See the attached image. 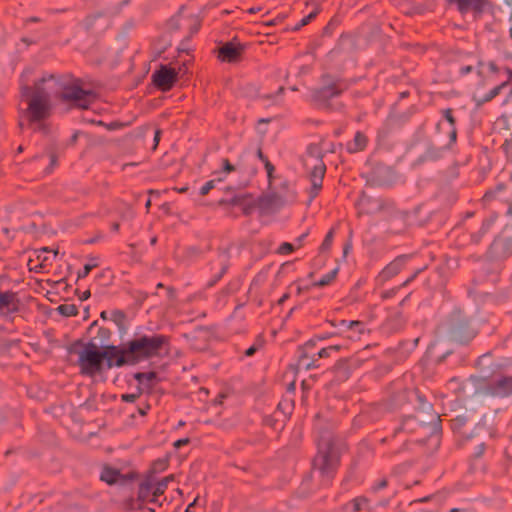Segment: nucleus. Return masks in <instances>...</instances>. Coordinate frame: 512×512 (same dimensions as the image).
<instances>
[{
	"mask_svg": "<svg viewBox=\"0 0 512 512\" xmlns=\"http://www.w3.org/2000/svg\"><path fill=\"white\" fill-rule=\"evenodd\" d=\"M22 95L27 102L25 117L28 123L36 125L34 129L39 131L46 130L43 121L51 114L53 97L82 109L88 108L95 99L94 93L82 89L78 82H64L53 74L42 76L33 87L23 86Z\"/></svg>",
	"mask_w": 512,
	"mask_h": 512,
	"instance_id": "f257e3e1",
	"label": "nucleus"
},
{
	"mask_svg": "<svg viewBox=\"0 0 512 512\" xmlns=\"http://www.w3.org/2000/svg\"><path fill=\"white\" fill-rule=\"evenodd\" d=\"M77 354L80 373L88 377H95L112 367H121L124 362L119 358L118 347L108 346L100 350L93 342L84 345Z\"/></svg>",
	"mask_w": 512,
	"mask_h": 512,
	"instance_id": "f03ea898",
	"label": "nucleus"
},
{
	"mask_svg": "<svg viewBox=\"0 0 512 512\" xmlns=\"http://www.w3.org/2000/svg\"><path fill=\"white\" fill-rule=\"evenodd\" d=\"M169 344V338L162 334L141 335L129 341L124 348H118L119 358L124 365H135L157 357Z\"/></svg>",
	"mask_w": 512,
	"mask_h": 512,
	"instance_id": "7ed1b4c3",
	"label": "nucleus"
},
{
	"mask_svg": "<svg viewBox=\"0 0 512 512\" xmlns=\"http://www.w3.org/2000/svg\"><path fill=\"white\" fill-rule=\"evenodd\" d=\"M339 450L329 436L322 437L318 441V453L314 457L313 467L322 476L331 478L339 466Z\"/></svg>",
	"mask_w": 512,
	"mask_h": 512,
	"instance_id": "20e7f679",
	"label": "nucleus"
},
{
	"mask_svg": "<svg viewBox=\"0 0 512 512\" xmlns=\"http://www.w3.org/2000/svg\"><path fill=\"white\" fill-rule=\"evenodd\" d=\"M305 165L310 169L309 178L311 188L309 190L310 201H312L322 188L323 178L326 172V166L322 159L314 158L311 155L305 159Z\"/></svg>",
	"mask_w": 512,
	"mask_h": 512,
	"instance_id": "39448f33",
	"label": "nucleus"
},
{
	"mask_svg": "<svg viewBox=\"0 0 512 512\" xmlns=\"http://www.w3.org/2000/svg\"><path fill=\"white\" fill-rule=\"evenodd\" d=\"M331 324L338 328L335 335L342 336L353 342L360 341L364 335L369 333L366 325L361 321L340 320L338 323L331 322Z\"/></svg>",
	"mask_w": 512,
	"mask_h": 512,
	"instance_id": "423d86ee",
	"label": "nucleus"
},
{
	"mask_svg": "<svg viewBox=\"0 0 512 512\" xmlns=\"http://www.w3.org/2000/svg\"><path fill=\"white\" fill-rule=\"evenodd\" d=\"M346 89L347 84L345 82L326 76L323 78L322 87L315 92V97L319 100L326 101L339 96Z\"/></svg>",
	"mask_w": 512,
	"mask_h": 512,
	"instance_id": "0eeeda50",
	"label": "nucleus"
},
{
	"mask_svg": "<svg viewBox=\"0 0 512 512\" xmlns=\"http://www.w3.org/2000/svg\"><path fill=\"white\" fill-rule=\"evenodd\" d=\"M178 72L167 65H161L153 72L152 80L156 87L162 91L170 90L177 81Z\"/></svg>",
	"mask_w": 512,
	"mask_h": 512,
	"instance_id": "6e6552de",
	"label": "nucleus"
},
{
	"mask_svg": "<svg viewBox=\"0 0 512 512\" xmlns=\"http://www.w3.org/2000/svg\"><path fill=\"white\" fill-rule=\"evenodd\" d=\"M408 259L409 257L407 255L396 257L380 271L376 278L377 282L382 285L395 277L403 269Z\"/></svg>",
	"mask_w": 512,
	"mask_h": 512,
	"instance_id": "1a4fd4ad",
	"label": "nucleus"
},
{
	"mask_svg": "<svg viewBox=\"0 0 512 512\" xmlns=\"http://www.w3.org/2000/svg\"><path fill=\"white\" fill-rule=\"evenodd\" d=\"M243 53V46L240 44H235L233 42L225 43L219 49V59L223 62H235L237 61Z\"/></svg>",
	"mask_w": 512,
	"mask_h": 512,
	"instance_id": "9d476101",
	"label": "nucleus"
},
{
	"mask_svg": "<svg viewBox=\"0 0 512 512\" xmlns=\"http://www.w3.org/2000/svg\"><path fill=\"white\" fill-rule=\"evenodd\" d=\"M19 308V300L14 292H0V313L10 314Z\"/></svg>",
	"mask_w": 512,
	"mask_h": 512,
	"instance_id": "9b49d317",
	"label": "nucleus"
},
{
	"mask_svg": "<svg viewBox=\"0 0 512 512\" xmlns=\"http://www.w3.org/2000/svg\"><path fill=\"white\" fill-rule=\"evenodd\" d=\"M284 188L286 189L284 194L271 193L266 196L265 202L269 206L279 207L287 202L293 201L295 199V192L289 189L288 183H284Z\"/></svg>",
	"mask_w": 512,
	"mask_h": 512,
	"instance_id": "f8f14e48",
	"label": "nucleus"
},
{
	"mask_svg": "<svg viewBox=\"0 0 512 512\" xmlns=\"http://www.w3.org/2000/svg\"><path fill=\"white\" fill-rule=\"evenodd\" d=\"M491 394L496 397H508L512 395V376L497 380L490 387Z\"/></svg>",
	"mask_w": 512,
	"mask_h": 512,
	"instance_id": "ddd939ff",
	"label": "nucleus"
},
{
	"mask_svg": "<svg viewBox=\"0 0 512 512\" xmlns=\"http://www.w3.org/2000/svg\"><path fill=\"white\" fill-rule=\"evenodd\" d=\"M154 490V485L150 481H144L140 483L137 494V502H139L137 507H134L133 504L129 507V509H142V503L150 502L152 498V493Z\"/></svg>",
	"mask_w": 512,
	"mask_h": 512,
	"instance_id": "4468645a",
	"label": "nucleus"
},
{
	"mask_svg": "<svg viewBox=\"0 0 512 512\" xmlns=\"http://www.w3.org/2000/svg\"><path fill=\"white\" fill-rule=\"evenodd\" d=\"M450 2H455L458 6V9L462 13H466L469 10H474L477 12L482 11L485 0H449Z\"/></svg>",
	"mask_w": 512,
	"mask_h": 512,
	"instance_id": "2eb2a0df",
	"label": "nucleus"
},
{
	"mask_svg": "<svg viewBox=\"0 0 512 512\" xmlns=\"http://www.w3.org/2000/svg\"><path fill=\"white\" fill-rule=\"evenodd\" d=\"M121 477L122 475L119 470L109 466L103 467L100 474V479L109 485L117 483Z\"/></svg>",
	"mask_w": 512,
	"mask_h": 512,
	"instance_id": "dca6fc26",
	"label": "nucleus"
},
{
	"mask_svg": "<svg viewBox=\"0 0 512 512\" xmlns=\"http://www.w3.org/2000/svg\"><path fill=\"white\" fill-rule=\"evenodd\" d=\"M367 145V137L361 133L357 132L354 136L353 141L347 144V150L350 153H356L362 151Z\"/></svg>",
	"mask_w": 512,
	"mask_h": 512,
	"instance_id": "f3484780",
	"label": "nucleus"
},
{
	"mask_svg": "<svg viewBox=\"0 0 512 512\" xmlns=\"http://www.w3.org/2000/svg\"><path fill=\"white\" fill-rule=\"evenodd\" d=\"M173 479H174V476L169 475L167 477H164L163 479H161L159 482L156 483V485L154 486V490L152 493V498L150 500V503L157 502V498L159 496H161L162 494H164L169 482L172 481Z\"/></svg>",
	"mask_w": 512,
	"mask_h": 512,
	"instance_id": "a211bd4d",
	"label": "nucleus"
},
{
	"mask_svg": "<svg viewBox=\"0 0 512 512\" xmlns=\"http://www.w3.org/2000/svg\"><path fill=\"white\" fill-rule=\"evenodd\" d=\"M338 273V268L333 269L329 273L323 275L317 282L314 283L317 287H324L328 284H330L335 278Z\"/></svg>",
	"mask_w": 512,
	"mask_h": 512,
	"instance_id": "6ab92c4d",
	"label": "nucleus"
},
{
	"mask_svg": "<svg viewBox=\"0 0 512 512\" xmlns=\"http://www.w3.org/2000/svg\"><path fill=\"white\" fill-rule=\"evenodd\" d=\"M236 170V167L232 165L228 159H222V170L214 172V176L224 177L228 173H231Z\"/></svg>",
	"mask_w": 512,
	"mask_h": 512,
	"instance_id": "aec40b11",
	"label": "nucleus"
},
{
	"mask_svg": "<svg viewBox=\"0 0 512 512\" xmlns=\"http://www.w3.org/2000/svg\"><path fill=\"white\" fill-rule=\"evenodd\" d=\"M222 181H224V177H217V176H215L214 179H211V180L207 181L201 187L200 194L201 195H207L210 192V190H212L215 187L217 182H222Z\"/></svg>",
	"mask_w": 512,
	"mask_h": 512,
	"instance_id": "412c9836",
	"label": "nucleus"
},
{
	"mask_svg": "<svg viewBox=\"0 0 512 512\" xmlns=\"http://www.w3.org/2000/svg\"><path fill=\"white\" fill-rule=\"evenodd\" d=\"M505 87V83H500L496 87H494L481 101H478L477 104L481 105L485 102H488L492 100L494 97H496L501 90Z\"/></svg>",
	"mask_w": 512,
	"mask_h": 512,
	"instance_id": "4be33fe9",
	"label": "nucleus"
},
{
	"mask_svg": "<svg viewBox=\"0 0 512 512\" xmlns=\"http://www.w3.org/2000/svg\"><path fill=\"white\" fill-rule=\"evenodd\" d=\"M58 311L64 316H75L78 310L73 304H63L58 307Z\"/></svg>",
	"mask_w": 512,
	"mask_h": 512,
	"instance_id": "5701e85b",
	"label": "nucleus"
},
{
	"mask_svg": "<svg viewBox=\"0 0 512 512\" xmlns=\"http://www.w3.org/2000/svg\"><path fill=\"white\" fill-rule=\"evenodd\" d=\"M340 349H341L340 345H332V346H329V347H326V348H322L318 352V357L319 358L329 357L332 352H338Z\"/></svg>",
	"mask_w": 512,
	"mask_h": 512,
	"instance_id": "b1692460",
	"label": "nucleus"
},
{
	"mask_svg": "<svg viewBox=\"0 0 512 512\" xmlns=\"http://www.w3.org/2000/svg\"><path fill=\"white\" fill-rule=\"evenodd\" d=\"M333 238H334V230L331 229L325 236L324 240H323V243L321 245V250H328L331 245H332V241H333Z\"/></svg>",
	"mask_w": 512,
	"mask_h": 512,
	"instance_id": "393cba45",
	"label": "nucleus"
},
{
	"mask_svg": "<svg viewBox=\"0 0 512 512\" xmlns=\"http://www.w3.org/2000/svg\"><path fill=\"white\" fill-rule=\"evenodd\" d=\"M293 250H294V246L291 243L284 242L279 246L277 252L281 255H287V254L293 252Z\"/></svg>",
	"mask_w": 512,
	"mask_h": 512,
	"instance_id": "a878e982",
	"label": "nucleus"
},
{
	"mask_svg": "<svg viewBox=\"0 0 512 512\" xmlns=\"http://www.w3.org/2000/svg\"><path fill=\"white\" fill-rule=\"evenodd\" d=\"M95 266L96 264H85L83 269L79 271L78 277L85 278Z\"/></svg>",
	"mask_w": 512,
	"mask_h": 512,
	"instance_id": "bb28decb",
	"label": "nucleus"
},
{
	"mask_svg": "<svg viewBox=\"0 0 512 512\" xmlns=\"http://www.w3.org/2000/svg\"><path fill=\"white\" fill-rule=\"evenodd\" d=\"M443 115H444L445 119L449 122L451 127H454L455 126V119L453 117L452 110L450 108L445 109L443 111Z\"/></svg>",
	"mask_w": 512,
	"mask_h": 512,
	"instance_id": "cd10ccee",
	"label": "nucleus"
},
{
	"mask_svg": "<svg viewBox=\"0 0 512 512\" xmlns=\"http://www.w3.org/2000/svg\"><path fill=\"white\" fill-rule=\"evenodd\" d=\"M366 504V499L357 498L353 500V510L358 511Z\"/></svg>",
	"mask_w": 512,
	"mask_h": 512,
	"instance_id": "c85d7f7f",
	"label": "nucleus"
},
{
	"mask_svg": "<svg viewBox=\"0 0 512 512\" xmlns=\"http://www.w3.org/2000/svg\"><path fill=\"white\" fill-rule=\"evenodd\" d=\"M112 318L116 323H121L124 319V313L119 310H115L112 312Z\"/></svg>",
	"mask_w": 512,
	"mask_h": 512,
	"instance_id": "c756f323",
	"label": "nucleus"
},
{
	"mask_svg": "<svg viewBox=\"0 0 512 512\" xmlns=\"http://www.w3.org/2000/svg\"><path fill=\"white\" fill-rule=\"evenodd\" d=\"M504 73L506 75V79L502 81L501 83H505V87L509 84V82L512 80V69L509 67L504 68Z\"/></svg>",
	"mask_w": 512,
	"mask_h": 512,
	"instance_id": "7c9ffc66",
	"label": "nucleus"
},
{
	"mask_svg": "<svg viewBox=\"0 0 512 512\" xmlns=\"http://www.w3.org/2000/svg\"><path fill=\"white\" fill-rule=\"evenodd\" d=\"M137 397L138 396L136 394H123L121 398L125 402L132 403L137 399Z\"/></svg>",
	"mask_w": 512,
	"mask_h": 512,
	"instance_id": "2f4dec72",
	"label": "nucleus"
},
{
	"mask_svg": "<svg viewBox=\"0 0 512 512\" xmlns=\"http://www.w3.org/2000/svg\"><path fill=\"white\" fill-rule=\"evenodd\" d=\"M259 348H260V345H256V344H254V345H252L251 347H249V348L245 351V355H246L247 357H250V356L254 355V354H255V352H256Z\"/></svg>",
	"mask_w": 512,
	"mask_h": 512,
	"instance_id": "473e14b6",
	"label": "nucleus"
},
{
	"mask_svg": "<svg viewBox=\"0 0 512 512\" xmlns=\"http://www.w3.org/2000/svg\"><path fill=\"white\" fill-rule=\"evenodd\" d=\"M264 166L267 171L268 177L271 178L272 173L274 172V166L271 164V162L269 160L264 163Z\"/></svg>",
	"mask_w": 512,
	"mask_h": 512,
	"instance_id": "72a5a7b5",
	"label": "nucleus"
},
{
	"mask_svg": "<svg viewBox=\"0 0 512 512\" xmlns=\"http://www.w3.org/2000/svg\"><path fill=\"white\" fill-rule=\"evenodd\" d=\"M315 16H316V12H311L309 15L305 16L301 20V25L302 26L307 25Z\"/></svg>",
	"mask_w": 512,
	"mask_h": 512,
	"instance_id": "f704fd0d",
	"label": "nucleus"
},
{
	"mask_svg": "<svg viewBox=\"0 0 512 512\" xmlns=\"http://www.w3.org/2000/svg\"><path fill=\"white\" fill-rule=\"evenodd\" d=\"M188 443H189V439L188 438L179 439V440L174 442V447L175 448H179V447L184 446V445H186Z\"/></svg>",
	"mask_w": 512,
	"mask_h": 512,
	"instance_id": "c9c22d12",
	"label": "nucleus"
},
{
	"mask_svg": "<svg viewBox=\"0 0 512 512\" xmlns=\"http://www.w3.org/2000/svg\"><path fill=\"white\" fill-rule=\"evenodd\" d=\"M488 68L493 73H498L500 71V69L497 67V65L495 63H493V62H490L488 64Z\"/></svg>",
	"mask_w": 512,
	"mask_h": 512,
	"instance_id": "e433bc0d",
	"label": "nucleus"
},
{
	"mask_svg": "<svg viewBox=\"0 0 512 512\" xmlns=\"http://www.w3.org/2000/svg\"><path fill=\"white\" fill-rule=\"evenodd\" d=\"M160 135H161V131H160V130H156V131H155V134H154V148H155V147L158 145V143H159Z\"/></svg>",
	"mask_w": 512,
	"mask_h": 512,
	"instance_id": "4c0bfd02",
	"label": "nucleus"
},
{
	"mask_svg": "<svg viewBox=\"0 0 512 512\" xmlns=\"http://www.w3.org/2000/svg\"><path fill=\"white\" fill-rule=\"evenodd\" d=\"M257 156L258 158L263 162L265 163L266 161H268V158L263 154L262 150L259 148L257 150Z\"/></svg>",
	"mask_w": 512,
	"mask_h": 512,
	"instance_id": "58836bf2",
	"label": "nucleus"
},
{
	"mask_svg": "<svg viewBox=\"0 0 512 512\" xmlns=\"http://www.w3.org/2000/svg\"><path fill=\"white\" fill-rule=\"evenodd\" d=\"M472 71V67L471 66H463L460 68V73L462 75H466L468 73H470Z\"/></svg>",
	"mask_w": 512,
	"mask_h": 512,
	"instance_id": "ea45409f",
	"label": "nucleus"
},
{
	"mask_svg": "<svg viewBox=\"0 0 512 512\" xmlns=\"http://www.w3.org/2000/svg\"><path fill=\"white\" fill-rule=\"evenodd\" d=\"M420 272V270H417L410 278H408L403 284L402 286H406L408 285L416 276L417 274Z\"/></svg>",
	"mask_w": 512,
	"mask_h": 512,
	"instance_id": "a19ab883",
	"label": "nucleus"
},
{
	"mask_svg": "<svg viewBox=\"0 0 512 512\" xmlns=\"http://www.w3.org/2000/svg\"><path fill=\"white\" fill-rule=\"evenodd\" d=\"M420 272V270H417L410 278H408L403 284L402 286H406L408 285L416 276L417 274Z\"/></svg>",
	"mask_w": 512,
	"mask_h": 512,
	"instance_id": "79ce46f5",
	"label": "nucleus"
},
{
	"mask_svg": "<svg viewBox=\"0 0 512 512\" xmlns=\"http://www.w3.org/2000/svg\"><path fill=\"white\" fill-rule=\"evenodd\" d=\"M306 236H307V233H304L300 237H298V239H297L298 247H300L302 245V241L305 239Z\"/></svg>",
	"mask_w": 512,
	"mask_h": 512,
	"instance_id": "37998d69",
	"label": "nucleus"
},
{
	"mask_svg": "<svg viewBox=\"0 0 512 512\" xmlns=\"http://www.w3.org/2000/svg\"><path fill=\"white\" fill-rule=\"evenodd\" d=\"M195 503H196V500H194L192 503H190L187 508H186V512H193V508L195 506Z\"/></svg>",
	"mask_w": 512,
	"mask_h": 512,
	"instance_id": "c03bdc74",
	"label": "nucleus"
},
{
	"mask_svg": "<svg viewBox=\"0 0 512 512\" xmlns=\"http://www.w3.org/2000/svg\"><path fill=\"white\" fill-rule=\"evenodd\" d=\"M450 138L452 141H455L456 140V130L454 127H452V131L450 133Z\"/></svg>",
	"mask_w": 512,
	"mask_h": 512,
	"instance_id": "a18cd8bd",
	"label": "nucleus"
},
{
	"mask_svg": "<svg viewBox=\"0 0 512 512\" xmlns=\"http://www.w3.org/2000/svg\"><path fill=\"white\" fill-rule=\"evenodd\" d=\"M89 297H90V291H89V290H87V291L83 292V295H82L81 299H82V300H86V299H88Z\"/></svg>",
	"mask_w": 512,
	"mask_h": 512,
	"instance_id": "49530a36",
	"label": "nucleus"
},
{
	"mask_svg": "<svg viewBox=\"0 0 512 512\" xmlns=\"http://www.w3.org/2000/svg\"><path fill=\"white\" fill-rule=\"evenodd\" d=\"M289 295L288 294H284L280 299H279V304H283L284 301H286L288 299Z\"/></svg>",
	"mask_w": 512,
	"mask_h": 512,
	"instance_id": "de8ad7c7",
	"label": "nucleus"
},
{
	"mask_svg": "<svg viewBox=\"0 0 512 512\" xmlns=\"http://www.w3.org/2000/svg\"><path fill=\"white\" fill-rule=\"evenodd\" d=\"M387 485L386 480H382L379 482L377 489L384 488Z\"/></svg>",
	"mask_w": 512,
	"mask_h": 512,
	"instance_id": "09e8293b",
	"label": "nucleus"
},
{
	"mask_svg": "<svg viewBox=\"0 0 512 512\" xmlns=\"http://www.w3.org/2000/svg\"><path fill=\"white\" fill-rule=\"evenodd\" d=\"M112 230L117 232L119 230V223L115 222L112 224Z\"/></svg>",
	"mask_w": 512,
	"mask_h": 512,
	"instance_id": "8fccbe9b",
	"label": "nucleus"
},
{
	"mask_svg": "<svg viewBox=\"0 0 512 512\" xmlns=\"http://www.w3.org/2000/svg\"><path fill=\"white\" fill-rule=\"evenodd\" d=\"M392 294H394V291H392L391 293L385 292V293H383L382 297L387 298V297L391 296Z\"/></svg>",
	"mask_w": 512,
	"mask_h": 512,
	"instance_id": "3c124183",
	"label": "nucleus"
},
{
	"mask_svg": "<svg viewBox=\"0 0 512 512\" xmlns=\"http://www.w3.org/2000/svg\"><path fill=\"white\" fill-rule=\"evenodd\" d=\"M100 317L102 319H107V312L106 311H102L101 314H100Z\"/></svg>",
	"mask_w": 512,
	"mask_h": 512,
	"instance_id": "603ef678",
	"label": "nucleus"
},
{
	"mask_svg": "<svg viewBox=\"0 0 512 512\" xmlns=\"http://www.w3.org/2000/svg\"><path fill=\"white\" fill-rule=\"evenodd\" d=\"M150 206H151V200H150V199H148V200L146 201L145 207H146V209H149V208H150Z\"/></svg>",
	"mask_w": 512,
	"mask_h": 512,
	"instance_id": "864d4df0",
	"label": "nucleus"
},
{
	"mask_svg": "<svg viewBox=\"0 0 512 512\" xmlns=\"http://www.w3.org/2000/svg\"><path fill=\"white\" fill-rule=\"evenodd\" d=\"M328 337H330V335H329V334H324V335L320 336L319 338H320V339H326V338H328Z\"/></svg>",
	"mask_w": 512,
	"mask_h": 512,
	"instance_id": "5fc2aeb1",
	"label": "nucleus"
},
{
	"mask_svg": "<svg viewBox=\"0 0 512 512\" xmlns=\"http://www.w3.org/2000/svg\"><path fill=\"white\" fill-rule=\"evenodd\" d=\"M349 249H350V246H349V245L345 246V248H344V253H345V254H346V253H348Z\"/></svg>",
	"mask_w": 512,
	"mask_h": 512,
	"instance_id": "6e6d98bb",
	"label": "nucleus"
},
{
	"mask_svg": "<svg viewBox=\"0 0 512 512\" xmlns=\"http://www.w3.org/2000/svg\"><path fill=\"white\" fill-rule=\"evenodd\" d=\"M55 162H56L55 157L52 155V156H51V164H52V165H54V164H55Z\"/></svg>",
	"mask_w": 512,
	"mask_h": 512,
	"instance_id": "4d7b16f0",
	"label": "nucleus"
},
{
	"mask_svg": "<svg viewBox=\"0 0 512 512\" xmlns=\"http://www.w3.org/2000/svg\"><path fill=\"white\" fill-rule=\"evenodd\" d=\"M139 413H140L141 415H145V414H146V411H145L144 409H139Z\"/></svg>",
	"mask_w": 512,
	"mask_h": 512,
	"instance_id": "13d9d810",
	"label": "nucleus"
},
{
	"mask_svg": "<svg viewBox=\"0 0 512 512\" xmlns=\"http://www.w3.org/2000/svg\"><path fill=\"white\" fill-rule=\"evenodd\" d=\"M459 511H460L459 509L454 508L450 512H459Z\"/></svg>",
	"mask_w": 512,
	"mask_h": 512,
	"instance_id": "bf43d9fd",
	"label": "nucleus"
},
{
	"mask_svg": "<svg viewBox=\"0 0 512 512\" xmlns=\"http://www.w3.org/2000/svg\"><path fill=\"white\" fill-rule=\"evenodd\" d=\"M147 511L148 512H154L155 510L153 508H148Z\"/></svg>",
	"mask_w": 512,
	"mask_h": 512,
	"instance_id": "052dcab7",
	"label": "nucleus"
},
{
	"mask_svg": "<svg viewBox=\"0 0 512 512\" xmlns=\"http://www.w3.org/2000/svg\"><path fill=\"white\" fill-rule=\"evenodd\" d=\"M18 151H19V152H21V151H22V146H19Z\"/></svg>",
	"mask_w": 512,
	"mask_h": 512,
	"instance_id": "680f3d73",
	"label": "nucleus"
},
{
	"mask_svg": "<svg viewBox=\"0 0 512 512\" xmlns=\"http://www.w3.org/2000/svg\"><path fill=\"white\" fill-rule=\"evenodd\" d=\"M483 453V447H481V450L479 452V455Z\"/></svg>",
	"mask_w": 512,
	"mask_h": 512,
	"instance_id": "e2e57ef3",
	"label": "nucleus"
},
{
	"mask_svg": "<svg viewBox=\"0 0 512 512\" xmlns=\"http://www.w3.org/2000/svg\"><path fill=\"white\" fill-rule=\"evenodd\" d=\"M510 36H511V38H512V28L510 29Z\"/></svg>",
	"mask_w": 512,
	"mask_h": 512,
	"instance_id": "0e129e2a",
	"label": "nucleus"
}]
</instances>
